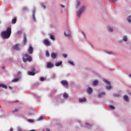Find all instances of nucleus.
<instances>
[{
    "mask_svg": "<svg viewBox=\"0 0 131 131\" xmlns=\"http://www.w3.org/2000/svg\"><path fill=\"white\" fill-rule=\"evenodd\" d=\"M12 33V29L11 27L7 28L6 31H3L1 33V36L2 38H4L5 39H7L11 36V34Z\"/></svg>",
    "mask_w": 131,
    "mask_h": 131,
    "instance_id": "nucleus-1",
    "label": "nucleus"
},
{
    "mask_svg": "<svg viewBox=\"0 0 131 131\" xmlns=\"http://www.w3.org/2000/svg\"><path fill=\"white\" fill-rule=\"evenodd\" d=\"M23 61L24 63L26 62H31L32 61V57L29 55V54H26L23 57Z\"/></svg>",
    "mask_w": 131,
    "mask_h": 131,
    "instance_id": "nucleus-2",
    "label": "nucleus"
},
{
    "mask_svg": "<svg viewBox=\"0 0 131 131\" xmlns=\"http://www.w3.org/2000/svg\"><path fill=\"white\" fill-rule=\"evenodd\" d=\"M85 9V6H82L80 8L78 11L77 12V15L78 16V17H80V15H81V13L84 11V9Z\"/></svg>",
    "mask_w": 131,
    "mask_h": 131,
    "instance_id": "nucleus-3",
    "label": "nucleus"
},
{
    "mask_svg": "<svg viewBox=\"0 0 131 131\" xmlns=\"http://www.w3.org/2000/svg\"><path fill=\"white\" fill-rule=\"evenodd\" d=\"M103 81H104V82H105V83H106V84L109 85V86H106V90H111L112 87L111 86V85H110V82H109L107 80H104Z\"/></svg>",
    "mask_w": 131,
    "mask_h": 131,
    "instance_id": "nucleus-4",
    "label": "nucleus"
},
{
    "mask_svg": "<svg viewBox=\"0 0 131 131\" xmlns=\"http://www.w3.org/2000/svg\"><path fill=\"white\" fill-rule=\"evenodd\" d=\"M61 83L63 86H65L66 89H68V82L67 80H63L61 81Z\"/></svg>",
    "mask_w": 131,
    "mask_h": 131,
    "instance_id": "nucleus-5",
    "label": "nucleus"
},
{
    "mask_svg": "<svg viewBox=\"0 0 131 131\" xmlns=\"http://www.w3.org/2000/svg\"><path fill=\"white\" fill-rule=\"evenodd\" d=\"M57 56H58V54L57 53H52L51 54L52 59H56L57 58Z\"/></svg>",
    "mask_w": 131,
    "mask_h": 131,
    "instance_id": "nucleus-6",
    "label": "nucleus"
},
{
    "mask_svg": "<svg viewBox=\"0 0 131 131\" xmlns=\"http://www.w3.org/2000/svg\"><path fill=\"white\" fill-rule=\"evenodd\" d=\"M28 53L30 54H32L33 53V48H32V46H30L29 47V50H28Z\"/></svg>",
    "mask_w": 131,
    "mask_h": 131,
    "instance_id": "nucleus-7",
    "label": "nucleus"
},
{
    "mask_svg": "<svg viewBox=\"0 0 131 131\" xmlns=\"http://www.w3.org/2000/svg\"><path fill=\"white\" fill-rule=\"evenodd\" d=\"M43 42L46 46H51V42H50V41L48 39L44 40Z\"/></svg>",
    "mask_w": 131,
    "mask_h": 131,
    "instance_id": "nucleus-8",
    "label": "nucleus"
},
{
    "mask_svg": "<svg viewBox=\"0 0 131 131\" xmlns=\"http://www.w3.org/2000/svg\"><path fill=\"white\" fill-rule=\"evenodd\" d=\"M47 67V68H52V67H54V64L51 62H48Z\"/></svg>",
    "mask_w": 131,
    "mask_h": 131,
    "instance_id": "nucleus-9",
    "label": "nucleus"
},
{
    "mask_svg": "<svg viewBox=\"0 0 131 131\" xmlns=\"http://www.w3.org/2000/svg\"><path fill=\"white\" fill-rule=\"evenodd\" d=\"M14 50H16V51H19L20 50V48L19 47V44L15 45L13 46Z\"/></svg>",
    "mask_w": 131,
    "mask_h": 131,
    "instance_id": "nucleus-10",
    "label": "nucleus"
},
{
    "mask_svg": "<svg viewBox=\"0 0 131 131\" xmlns=\"http://www.w3.org/2000/svg\"><path fill=\"white\" fill-rule=\"evenodd\" d=\"M24 45H26V42H27V38L26 37V34H24Z\"/></svg>",
    "mask_w": 131,
    "mask_h": 131,
    "instance_id": "nucleus-11",
    "label": "nucleus"
},
{
    "mask_svg": "<svg viewBox=\"0 0 131 131\" xmlns=\"http://www.w3.org/2000/svg\"><path fill=\"white\" fill-rule=\"evenodd\" d=\"M87 93H88V94H92L93 93V89L91 87H89L87 89Z\"/></svg>",
    "mask_w": 131,
    "mask_h": 131,
    "instance_id": "nucleus-12",
    "label": "nucleus"
},
{
    "mask_svg": "<svg viewBox=\"0 0 131 131\" xmlns=\"http://www.w3.org/2000/svg\"><path fill=\"white\" fill-rule=\"evenodd\" d=\"M86 98H80L79 99V102L80 103H82V102H86Z\"/></svg>",
    "mask_w": 131,
    "mask_h": 131,
    "instance_id": "nucleus-13",
    "label": "nucleus"
},
{
    "mask_svg": "<svg viewBox=\"0 0 131 131\" xmlns=\"http://www.w3.org/2000/svg\"><path fill=\"white\" fill-rule=\"evenodd\" d=\"M105 95V92H102L98 95V98H102Z\"/></svg>",
    "mask_w": 131,
    "mask_h": 131,
    "instance_id": "nucleus-14",
    "label": "nucleus"
},
{
    "mask_svg": "<svg viewBox=\"0 0 131 131\" xmlns=\"http://www.w3.org/2000/svg\"><path fill=\"white\" fill-rule=\"evenodd\" d=\"M0 88H3V89H8V87L7 86V85L2 83H0Z\"/></svg>",
    "mask_w": 131,
    "mask_h": 131,
    "instance_id": "nucleus-15",
    "label": "nucleus"
},
{
    "mask_svg": "<svg viewBox=\"0 0 131 131\" xmlns=\"http://www.w3.org/2000/svg\"><path fill=\"white\" fill-rule=\"evenodd\" d=\"M17 22V17H15L12 20V24H15Z\"/></svg>",
    "mask_w": 131,
    "mask_h": 131,
    "instance_id": "nucleus-16",
    "label": "nucleus"
},
{
    "mask_svg": "<svg viewBox=\"0 0 131 131\" xmlns=\"http://www.w3.org/2000/svg\"><path fill=\"white\" fill-rule=\"evenodd\" d=\"M123 98L124 101H125L126 102H128V97L127 96L124 95Z\"/></svg>",
    "mask_w": 131,
    "mask_h": 131,
    "instance_id": "nucleus-17",
    "label": "nucleus"
},
{
    "mask_svg": "<svg viewBox=\"0 0 131 131\" xmlns=\"http://www.w3.org/2000/svg\"><path fill=\"white\" fill-rule=\"evenodd\" d=\"M20 111V107H18V108H15L14 110H13L12 111V113H15V112H18V111Z\"/></svg>",
    "mask_w": 131,
    "mask_h": 131,
    "instance_id": "nucleus-18",
    "label": "nucleus"
},
{
    "mask_svg": "<svg viewBox=\"0 0 131 131\" xmlns=\"http://www.w3.org/2000/svg\"><path fill=\"white\" fill-rule=\"evenodd\" d=\"M60 65H62V61H60V62H57L55 64V66H56V67L60 66Z\"/></svg>",
    "mask_w": 131,
    "mask_h": 131,
    "instance_id": "nucleus-19",
    "label": "nucleus"
},
{
    "mask_svg": "<svg viewBox=\"0 0 131 131\" xmlns=\"http://www.w3.org/2000/svg\"><path fill=\"white\" fill-rule=\"evenodd\" d=\"M19 80V78H15L13 79L12 81V82H16V81H18Z\"/></svg>",
    "mask_w": 131,
    "mask_h": 131,
    "instance_id": "nucleus-20",
    "label": "nucleus"
},
{
    "mask_svg": "<svg viewBox=\"0 0 131 131\" xmlns=\"http://www.w3.org/2000/svg\"><path fill=\"white\" fill-rule=\"evenodd\" d=\"M63 98H64V99H68V94H67V93H64L63 95Z\"/></svg>",
    "mask_w": 131,
    "mask_h": 131,
    "instance_id": "nucleus-21",
    "label": "nucleus"
},
{
    "mask_svg": "<svg viewBox=\"0 0 131 131\" xmlns=\"http://www.w3.org/2000/svg\"><path fill=\"white\" fill-rule=\"evenodd\" d=\"M35 11H34L33 12V14H32V16H33V19L34 20V21H35Z\"/></svg>",
    "mask_w": 131,
    "mask_h": 131,
    "instance_id": "nucleus-22",
    "label": "nucleus"
},
{
    "mask_svg": "<svg viewBox=\"0 0 131 131\" xmlns=\"http://www.w3.org/2000/svg\"><path fill=\"white\" fill-rule=\"evenodd\" d=\"M79 6H80V2H79V1H77V4H76V8H78L79 7Z\"/></svg>",
    "mask_w": 131,
    "mask_h": 131,
    "instance_id": "nucleus-23",
    "label": "nucleus"
},
{
    "mask_svg": "<svg viewBox=\"0 0 131 131\" xmlns=\"http://www.w3.org/2000/svg\"><path fill=\"white\" fill-rule=\"evenodd\" d=\"M64 35L65 36H70V31H69L68 34H66V32H64Z\"/></svg>",
    "mask_w": 131,
    "mask_h": 131,
    "instance_id": "nucleus-24",
    "label": "nucleus"
},
{
    "mask_svg": "<svg viewBox=\"0 0 131 131\" xmlns=\"http://www.w3.org/2000/svg\"><path fill=\"white\" fill-rule=\"evenodd\" d=\"M98 83H99V82L97 80H95V81H93V85H97V84H98Z\"/></svg>",
    "mask_w": 131,
    "mask_h": 131,
    "instance_id": "nucleus-25",
    "label": "nucleus"
},
{
    "mask_svg": "<svg viewBox=\"0 0 131 131\" xmlns=\"http://www.w3.org/2000/svg\"><path fill=\"white\" fill-rule=\"evenodd\" d=\"M28 74L29 75H35V73H34L33 72H29Z\"/></svg>",
    "mask_w": 131,
    "mask_h": 131,
    "instance_id": "nucleus-26",
    "label": "nucleus"
},
{
    "mask_svg": "<svg viewBox=\"0 0 131 131\" xmlns=\"http://www.w3.org/2000/svg\"><path fill=\"white\" fill-rule=\"evenodd\" d=\"M127 19L128 22L129 23H130V22H131V15L129 16H128V17H127Z\"/></svg>",
    "mask_w": 131,
    "mask_h": 131,
    "instance_id": "nucleus-27",
    "label": "nucleus"
},
{
    "mask_svg": "<svg viewBox=\"0 0 131 131\" xmlns=\"http://www.w3.org/2000/svg\"><path fill=\"white\" fill-rule=\"evenodd\" d=\"M123 40L124 41H127V37H126V36H124L123 38Z\"/></svg>",
    "mask_w": 131,
    "mask_h": 131,
    "instance_id": "nucleus-28",
    "label": "nucleus"
},
{
    "mask_svg": "<svg viewBox=\"0 0 131 131\" xmlns=\"http://www.w3.org/2000/svg\"><path fill=\"white\" fill-rule=\"evenodd\" d=\"M50 37L51 39H52V40H55V37H54V36L53 35L50 34Z\"/></svg>",
    "mask_w": 131,
    "mask_h": 131,
    "instance_id": "nucleus-29",
    "label": "nucleus"
},
{
    "mask_svg": "<svg viewBox=\"0 0 131 131\" xmlns=\"http://www.w3.org/2000/svg\"><path fill=\"white\" fill-rule=\"evenodd\" d=\"M108 107L112 110H114V109H115V107L113 106V105H109Z\"/></svg>",
    "mask_w": 131,
    "mask_h": 131,
    "instance_id": "nucleus-30",
    "label": "nucleus"
},
{
    "mask_svg": "<svg viewBox=\"0 0 131 131\" xmlns=\"http://www.w3.org/2000/svg\"><path fill=\"white\" fill-rule=\"evenodd\" d=\"M28 10V9L27 8V7H24L23 8V10L24 11V12H26V11H27Z\"/></svg>",
    "mask_w": 131,
    "mask_h": 131,
    "instance_id": "nucleus-31",
    "label": "nucleus"
},
{
    "mask_svg": "<svg viewBox=\"0 0 131 131\" xmlns=\"http://www.w3.org/2000/svg\"><path fill=\"white\" fill-rule=\"evenodd\" d=\"M47 57H49V56H50V53L49 52V51H46V54Z\"/></svg>",
    "mask_w": 131,
    "mask_h": 131,
    "instance_id": "nucleus-32",
    "label": "nucleus"
},
{
    "mask_svg": "<svg viewBox=\"0 0 131 131\" xmlns=\"http://www.w3.org/2000/svg\"><path fill=\"white\" fill-rule=\"evenodd\" d=\"M108 30L110 31V32H112V31H113V29L111 28H109Z\"/></svg>",
    "mask_w": 131,
    "mask_h": 131,
    "instance_id": "nucleus-33",
    "label": "nucleus"
},
{
    "mask_svg": "<svg viewBox=\"0 0 131 131\" xmlns=\"http://www.w3.org/2000/svg\"><path fill=\"white\" fill-rule=\"evenodd\" d=\"M69 64H70L71 65H73V66H74V63L72 61H69Z\"/></svg>",
    "mask_w": 131,
    "mask_h": 131,
    "instance_id": "nucleus-34",
    "label": "nucleus"
},
{
    "mask_svg": "<svg viewBox=\"0 0 131 131\" xmlns=\"http://www.w3.org/2000/svg\"><path fill=\"white\" fill-rule=\"evenodd\" d=\"M40 81H43L45 80V78L43 77H41L40 79Z\"/></svg>",
    "mask_w": 131,
    "mask_h": 131,
    "instance_id": "nucleus-35",
    "label": "nucleus"
},
{
    "mask_svg": "<svg viewBox=\"0 0 131 131\" xmlns=\"http://www.w3.org/2000/svg\"><path fill=\"white\" fill-rule=\"evenodd\" d=\"M28 122H34V120H28Z\"/></svg>",
    "mask_w": 131,
    "mask_h": 131,
    "instance_id": "nucleus-36",
    "label": "nucleus"
},
{
    "mask_svg": "<svg viewBox=\"0 0 131 131\" xmlns=\"http://www.w3.org/2000/svg\"><path fill=\"white\" fill-rule=\"evenodd\" d=\"M63 57H64V58H67V54H63Z\"/></svg>",
    "mask_w": 131,
    "mask_h": 131,
    "instance_id": "nucleus-37",
    "label": "nucleus"
},
{
    "mask_svg": "<svg viewBox=\"0 0 131 131\" xmlns=\"http://www.w3.org/2000/svg\"><path fill=\"white\" fill-rule=\"evenodd\" d=\"M43 117H40L39 119H38V121H39V120H41V119H43Z\"/></svg>",
    "mask_w": 131,
    "mask_h": 131,
    "instance_id": "nucleus-38",
    "label": "nucleus"
},
{
    "mask_svg": "<svg viewBox=\"0 0 131 131\" xmlns=\"http://www.w3.org/2000/svg\"><path fill=\"white\" fill-rule=\"evenodd\" d=\"M17 131H21V128L18 127L17 128Z\"/></svg>",
    "mask_w": 131,
    "mask_h": 131,
    "instance_id": "nucleus-39",
    "label": "nucleus"
},
{
    "mask_svg": "<svg viewBox=\"0 0 131 131\" xmlns=\"http://www.w3.org/2000/svg\"><path fill=\"white\" fill-rule=\"evenodd\" d=\"M32 71H35V69L34 68H32Z\"/></svg>",
    "mask_w": 131,
    "mask_h": 131,
    "instance_id": "nucleus-40",
    "label": "nucleus"
},
{
    "mask_svg": "<svg viewBox=\"0 0 131 131\" xmlns=\"http://www.w3.org/2000/svg\"><path fill=\"white\" fill-rule=\"evenodd\" d=\"M61 8H65V6L63 5H61Z\"/></svg>",
    "mask_w": 131,
    "mask_h": 131,
    "instance_id": "nucleus-41",
    "label": "nucleus"
},
{
    "mask_svg": "<svg viewBox=\"0 0 131 131\" xmlns=\"http://www.w3.org/2000/svg\"><path fill=\"white\" fill-rule=\"evenodd\" d=\"M42 6L43 7V9H46V6L44 5H42Z\"/></svg>",
    "mask_w": 131,
    "mask_h": 131,
    "instance_id": "nucleus-42",
    "label": "nucleus"
},
{
    "mask_svg": "<svg viewBox=\"0 0 131 131\" xmlns=\"http://www.w3.org/2000/svg\"><path fill=\"white\" fill-rule=\"evenodd\" d=\"M10 131H13V128H10Z\"/></svg>",
    "mask_w": 131,
    "mask_h": 131,
    "instance_id": "nucleus-43",
    "label": "nucleus"
},
{
    "mask_svg": "<svg viewBox=\"0 0 131 131\" xmlns=\"http://www.w3.org/2000/svg\"><path fill=\"white\" fill-rule=\"evenodd\" d=\"M46 130H47V131H50V128H47V129H46Z\"/></svg>",
    "mask_w": 131,
    "mask_h": 131,
    "instance_id": "nucleus-44",
    "label": "nucleus"
},
{
    "mask_svg": "<svg viewBox=\"0 0 131 131\" xmlns=\"http://www.w3.org/2000/svg\"><path fill=\"white\" fill-rule=\"evenodd\" d=\"M113 2H116L117 0H112Z\"/></svg>",
    "mask_w": 131,
    "mask_h": 131,
    "instance_id": "nucleus-45",
    "label": "nucleus"
},
{
    "mask_svg": "<svg viewBox=\"0 0 131 131\" xmlns=\"http://www.w3.org/2000/svg\"><path fill=\"white\" fill-rule=\"evenodd\" d=\"M2 69H5V67H2Z\"/></svg>",
    "mask_w": 131,
    "mask_h": 131,
    "instance_id": "nucleus-46",
    "label": "nucleus"
},
{
    "mask_svg": "<svg viewBox=\"0 0 131 131\" xmlns=\"http://www.w3.org/2000/svg\"><path fill=\"white\" fill-rule=\"evenodd\" d=\"M30 131H36V130L34 129H32V130H31Z\"/></svg>",
    "mask_w": 131,
    "mask_h": 131,
    "instance_id": "nucleus-47",
    "label": "nucleus"
},
{
    "mask_svg": "<svg viewBox=\"0 0 131 131\" xmlns=\"http://www.w3.org/2000/svg\"><path fill=\"white\" fill-rule=\"evenodd\" d=\"M83 34L84 36H85V35L84 34V33H83Z\"/></svg>",
    "mask_w": 131,
    "mask_h": 131,
    "instance_id": "nucleus-48",
    "label": "nucleus"
},
{
    "mask_svg": "<svg viewBox=\"0 0 131 131\" xmlns=\"http://www.w3.org/2000/svg\"><path fill=\"white\" fill-rule=\"evenodd\" d=\"M129 77H131V75H129Z\"/></svg>",
    "mask_w": 131,
    "mask_h": 131,
    "instance_id": "nucleus-49",
    "label": "nucleus"
},
{
    "mask_svg": "<svg viewBox=\"0 0 131 131\" xmlns=\"http://www.w3.org/2000/svg\"><path fill=\"white\" fill-rule=\"evenodd\" d=\"M9 88H10V89H12V88H11V87H9Z\"/></svg>",
    "mask_w": 131,
    "mask_h": 131,
    "instance_id": "nucleus-50",
    "label": "nucleus"
},
{
    "mask_svg": "<svg viewBox=\"0 0 131 131\" xmlns=\"http://www.w3.org/2000/svg\"><path fill=\"white\" fill-rule=\"evenodd\" d=\"M88 124V125H90V124H88V123H87V124Z\"/></svg>",
    "mask_w": 131,
    "mask_h": 131,
    "instance_id": "nucleus-51",
    "label": "nucleus"
},
{
    "mask_svg": "<svg viewBox=\"0 0 131 131\" xmlns=\"http://www.w3.org/2000/svg\"><path fill=\"white\" fill-rule=\"evenodd\" d=\"M16 102H18V101H16Z\"/></svg>",
    "mask_w": 131,
    "mask_h": 131,
    "instance_id": "nucleus-52",
    "label": "nucleus"
},
{
    "mask_svg": "<svg viewBox=\"0 0 131 131\" xmlns=\"http://www.w3.org/2000/svg\"><path fill=\"white\" fill-rule=\"evenodd\" d=\"M0 108H1V105H0Z\"/></svg>",
    "mask_w": 131,
    "mask_h": 131,
    "instance_id": "nucleus-53",
    "label": "nucleus"
}]
</instances>
